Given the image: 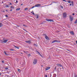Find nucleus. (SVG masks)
<instances>
[{"instance_id": "1", "label": "nucleus", "mask_w": 77, "mask_h": 77, "mask_svg": "<svg viewBox=\"0 0 77 77\" xmlns=\"http://www.w3.org/2000/svg\"><path fill=\"white\" fill-rule=\"evenodd\" d=\"M58 42L59 43V42H60V41H58L57 40H55L52 41L51 42V43L53 44V43H54V42Z\"/></svg>"}, {"instance_id": "2", "label": "nucleus", "mask_w": 77, "mask_h": 77, "mask_svg": "<svg viewBox=\"0 0 77 77\" xmlns=\"http://www.w3.org/2000/svg\"><path fill=\"white\" fill-rule=\"evenodd\" d=\"M37 63V60L36 59H35L33 61V65H36Z\"/></svg>"}, {"instance_id": "3", "label": "nucleus", "mask_w": 77, "mask_h": 77, "mask_svg": "<svg viewBox=\"0 0 77 77\" xmlns=\"http://www.w3.org/2000/svg\"><path fill=\"white\" fill-rule=\"evenodd\" d=\"M69 17L70 18V21H72V20H73V17L72 16V15H70L69 16Z\"/></svg>"}, {"instance_id": "4", "label": "nucleus", "mask_w": 77, "mask_h": 77, "mask_svg": "<svg viewBox=\"0 0 77 77\" xmlns=\"http://www.w3.org/2000/svg\"><path fill=\"white\" fill-rule=\"evenodd\" d=\"M25 42L26 43L29 44H32V42H31V40H29L25 41Z\"/></svg>"}, {"instance_id": "5", "label": "nucleus", "mask_w": 77, "mask_h": 77, "mask_svg": "<svg viewBox=\"0 0 77 77\" xmlns=\"http://www.w3.org/2000/svg\"><path fill=\"white\" fill-rule=\"evenodd\" d=\"M46 21H52V22H54V21L53 20H52L51 19H46Z\"/></svg>"}, {"instance_id": "6", "label": "nucleus", "mask_w": 77, "mask_h": 77, "mask_svg": "<svg viewBox=\"0 0 77 77\" xmlns=\"http://www.w3.org/2000/svg\"><path fill=\"white\" fill-rule=\"evenodd\" d=\"M63 18H66V13H64L63 14Z\"/></svg>"}, {"instance_id": "7", "label": "nucleus", "mask_w": 77, "mask_h": 77, "mask_svg": "<svg viewBox=\"0 0 77 77\" xmlns=\"http://www.w3.org/2000/svg\"><path fill=\"white\" fill-rule=\"evenodd\" d=\"M50 69V67H48L46 68L45 71H48V70Z\"/></svg>"}, {"instance_id": "8", "label": "nucleus", "mask_w": 77, "mask_h": 77, "mask_svg": "<svg viewBox=\"0 0 77 77\" xmlns=\"http://www.w3.org/2000/svg\"><path fill=\"white\" fill-rule=\"evenodd\" d=\"M45 38L46 39H47V40H50V38H48V37L47 36H45Z\"/></svg>"}, {"instance_id": "9", "label": "nucleus", "mask_w": 77, "mask_h": 77, "mask_svg": "<svg viewBox=\"0 0 77 77\" xmlns=\"http://www.w3.org/2000/svg\"><path fill=\"white\" fill-rule=\"evenodd\" d=\"M39 6H41L40 4H36L35 5V7H39Z\"/></svg>"}, {"instance_id": "10", "label": "nucleus", "mask_w": 77, "mask_h": 77, "mask_svg": "<svg viewBox=\"0 0 77 77\" xmlns=\"http://www.w3.org/2000/svg\"><path fill=\"white\" fill-rule=\"evenodd\" d=\"M57 66H58V67H61L62 66V65H61V64H57Z\"/></svg>"}, {"instance_id": "11", "label": "nucleus", "mask_w": 77, "mask_h": 77, "mask_svg": "<svg viewBox=\"0 0 77 77\" xmlns=\"http://www.w3.org/2000/svg\"><path fill=\"white\" fill-rule=\"evenodd\" d=\"M8 42V40H5L3 42L4 43H6Z\"/></svg>"}, {"instance_id": "12", "label": "nucleus", "mask_w": 77, "mask_h": 77, "mask_svg": "<svg viewBox=\"0 0 77 77\" xmlns=\"http://www.w3.org/2000/svg\"><path fill=\"white\" fill-rule=\"evenodd\" d=\"M35 17L37 19L39 18V15H35Z\"/></svg>"}, {"instance_id": "13", "label": "nucleus", "mask_w": 77, "mask_h": 77, "mask_svg": "<svg viewBox=\"0 0 77 77\" xmlns=\"http://www.w3.org/2000/svg\"><path fill=\"white\" fill-rule=\"evenodd\" d=\"M70 33L72 35H74V32H73V31H70Z\"/></svg>"}, {"instance_id": "14", "label": "nucleus", "mask_w": 77, "mask_h": 77, "mask_svg": "<svg viewBox=\"0 0 77 77\" xmlns=\"http://www.w3.org/2000/svg\"><path fill=\"white\" fill-rule=\"evenodd\" d=\"M37 53H38L40 55V56H41V54L40 53H39V52H38V51H36Z\"/></svg>"}, {"instance_id": "15", "label": "nucleus", "mask_w": 77, "mask_h": 77, "mask_svg": "<svg viewBox=\"0 0 77 77\" xmlns=\"http://www.w3.org/2000/svg\"><path fill=\"white\" fill-rule=\"evenodd\" d=\"M20 8H17V9H16V11H19V10H20Z\"/></svg>"}, {"instance_id": "16", "label": "nucleus", "mask_w": 77, "mask_h": 77, "mask_svg": "<svg viewBox=\"0 0 77 77\" xmlns=\"http://www.w3.org/2000/svg\"><path fill=\"white\" fill-rule=\"evenodd\" d=\"M3 24L2 23H0V27H2Z\"/></svg>"}, {"instance_id": "17", "label": "nucleus", "mask_w": 77, "mask_h": 77, "mask_svg": "<svg viewBox=\"0 0 77 77\" xmlns=\"http://www.w3.org/2000/svg\"><path fill=\"white\" fill-rule=\"evenodd\" d=\"M74 77H77V75H76V74L75 73L74 74Z\"/></svg>"}, {"instance_id": "18", "label": "nucleus", "mask_w": 77, "mask_h": 77, "mask_svg": "<svg viewBox=\"0 0 77 77\" xmlns=\"http://www.w3.org/2000/svg\"><path fill=\"white\" fill-rule=\"evenodd\" d=\"M4 53L6 54V55H8V54L6 53V51H4Z\"/></svg>"}, {"instance_id": "19", "label": "nucleus", "mask_w": 77, "mask_h": 77, "mask_svg": "<svg viewBox=\"0 0 77 77\" xmlns=\"http://www.w3.org/2000/svg\"><path fill=\"white\" fill-rule=\"evenodd\" d=\"M5 7L6 8H9V6L8 5H6L5 6Z\"/></svg>"}, {"instance_id": "20", "label": "nucleus", "mask_w": 77, "mask_h": 77, "mask_svg": "<svg viewBox=\"0 0 77 77\" xmlns=\"http://www.w3.org/2000/svg\"><path fill=\"white\" fill-rule=\"evenodd\" d=\"M31 13L33 14V15H35V13H34V12H33V11H32V12H31Z\"/></svg>"}, {"instance_id": "21", "label": "nucleus", "mask_w": 77, "mask_h": 77, "mask_svg": "<svg viewBox=\"0 0 77 77\" xmlns=\"http://www.w3.org/2000/svg\"><path fill=\"white\" fill-rule=\"evenodd\" d=\"M28 10V8H25V9H24V10L25 11H27V10Z\"/></svg>"}, {"instance_id": "22", "label": "nucleus", "mask_w": 77, "mask_h": 77, "mask_svg": "<svg viewBox=\"0 0 77 77\" xmlns=\"http://www.w3.org/2000/svg\"><path fill=\"white\" fill-rule=\"evenodd\" d=\"M14 47L16 48H17L18 49H19V48L18 47H17L16 46H14Z\"/></svg>"}, {"instance_id": "23", "label": "nucleus", "mask_w": 77, "mask_h": 77, "mask_svg": "<svg viewBox=\"0 0 77 77\" xmlns=\"http://www.w3.org/2000/svg\"><path fill=\"white\" fill-rule=\"evenodd\" d=\"M67 2L68 3H71V1H67Z\"/></svg>"}, {"instance_id": "24", "label": "nucleus", "mask_w": 77, "mask_h": 77, "mask_svg": "<svg viewBox=\"0 0 77 77\" xmlns=\"http://www.w3.org/2000/svg\"><path fill=\"white\" fill-rule=\"evenodd\" d=\"M43 36H47V34H43Z\"/></svg>"}, {"instance_id": "25", "label": "nucleus", "mask_w": 77, "mask_h": 77, "mask_svg": "<svg viewBox=\"0 0 77 77\" xmlns=\"http://www.w3.org/2000/svg\"><path fill=\"white\" fill-rule=\"evenodd\" d=\"M11 8H12V9H14V8L12 6H11Z\"/></svg>"}, {"instance_id": "26", "label": "nucleus", "mask_w": 77, "mask_h": 77, "mask_svg": "<svg viewBox=\"0 0 77 77\" xmlns=\"http://www.w3.org/2000/svg\"><path fill=\"white\" fill-rule=\"evenodd\" d=\"M10 50H11V51H14V50L13 49H10Z\"/></svg>"}, {"instance_id": "27", "label": "nucleus", "mask_w": 77, "mask_h": 77, "mask_svg": "<svg viewBox=\"0 0 77 77\" xmlns=\"http://www.w3.org/2000/svg\"><path fill=\"white\" fill-rule=\"evenodd\" d=\"M54 77H56V74H54Z\"/></svg>"}, {"instance_id": "28", "label": "nucleus", "mask_w": 77, "mask_h": 77, "mask_svg": "<svg viewBox=\"0 0 77 77\" xmlns=\"http://www.w3.org/2000/svg\"><path fill=\"white\" fill-rule=\"evenodd\" d=\"M71 3H72V5H74V3L72 1L71 2Z\"/></svg>"}, {"instance_id": "29", "label": "nucleus", "mask_w": 77, "mask_h": 77, "mask_svg": "<svg viewBox=\"0 0 77 77\" xmlns=\"http://www.w3.org/2000/svg\"><path fill=\"white\" fill-rule=\"evenodd\" d=\"M34 46H37V45H36V44H34Z\"/></svg>"}, {"instance_id": "30", "label": "nucleus", "mask_w": 77, "mask_h": 77, "mask_svg": "<svg viewBox=\"0 0 77 77\" xmlns=\"http://www.w3.org/2000/svg\"><path fill=\"white\" fill-rule=\"evenodd\" d=\"M5 69H6V70H7V69H8V68L6 67L5 68Z\"/></svg>"}, {"instance_id": "31", "label": "nucleus", "mask_w": 77, "mask_h": 77, "mask_svg": "<svg viewBox=\"0 0 77 77\" xmlns=\"http://www.w3.org/2000/svg\"><path fill=\"white\" fill-rule=\"evenodd\" d=\"M28 56H31V55H30V54H28Z\"/></svg>"}, {"instance_id": "32", "label": "nucleus", "mask_w": 77, "mask_h": 77, "mask_svg": "<svg viewBox=\"0 0 77 77\" xmlns=\"http://www.w3.org/2000/svg\"><path fill=\"white\" fill-rule=\"evenodd\" d=\"M17 71H18L19 72H20V69H18L17 70Z\"/></svg>"}, {"instance_id": "33", "label": "nucleus", "mask_w": 77, "mask_h": 77, "mask_svg": "<svg viewBox=\"0 0 77 77\" xmlns=\"http://www.w3.org/2000/svg\"><path fill=\"white\" fill-rule=\"evenodd\" d=\"M35 6H33L32 7V8H31V9H33V8H35Z\"/></svg>"}, {"instance_id": "34", "label": "nucleus", "mask_w": 77, "mask_h": 77, "mask_svg": "<svg viewBox=\"0 0 77 77\" xmlns=\"http://www.w3.org/2000/svg\"><path fill=\"white\" fill-rule=\"evenodd\" d=\"M72 15H73V16L75 15V14L74 13H73L72 14Z\"/></svg>"}, {"instance_id": "35", "label": "nucleus", "mask_w": 77, "mask_h": 77, "mask_svg": "<svg viewBox=\"0 0 77 77\" xmlns=\"http://www.w3.org/2000/svg\"><path fill=\"white\" fill-rule=\"evenodd\" d=\"M16 3H18V1H16Z\"/></svg>"}, {"instance_id": "36", "label": "nucleus", "mask_w": 77, "mask_h": 77, "mask_svg": "<svg viewBox=\"0 0 77 77\" xmlns=\"http://www.w3.org/2000/svg\"><path fill=\"white\" fill-rule=\"evenodd\" d=\"M5 17H8V15H5Z\"/></svg>"}, {"instance_id": "37", "label": "nucleus", "mask_w": 77, "mask_h": 77, "mask_svg": "<svg viewBox=\"0 0 77 77\" xmlns=\"http://www.w3.org/2000/svg\"><path fill=\"white\" fill-rule=\"evenodd\" d=\"M63 2H66V0H63Z\"/></svg>"}, {"instance_id": "38", "label": "nucleus", "mask_w": 77, "mask_h": 77, "mask_svg": "<svg viewBox=\"0 0 77 77\" xmlns=\"http://www.w3.org/2000/svg\"><path fill=\"white\" fill-rule=\"evenodd\" d=\"M23 26H25V27H26V25H23Z\"/></svg>"}, {"instance_id": "39", "label": "nucleus", "mask_w": 77, "mask_h": 77, "mask_svg": "<svg viewBox=\"0 0 77 77\" xmlns=\"http://www.w3.org/2000/svg\"><path fill=\"white\" fill-rule=\"evenodd\" d=\"M2 63H4V61H2Z\"/></svg>"}, {"instance_id": "40", "label": "nucleus", "mask_w": 77, "mask_h": 77, "mask_svg": "<svg viewBox=\"0 0 77 77\" xmlns=\"http://www.w3.org/2000/svg\"><path fill=\"white\" fill-rule=\"evenodd\" d=\"M61 8H63V6H61Z\"/></svg>"}, {"instance_id": "41", "label": "nucleus", "mask_w": 77, "mask_h": 77, "mask_svg": "<svg viewBox=\"0 0 77 77\" xmlns=\"http://www.w3.org/2000/svg\"><path fill=\"white\" fill-rule=\"evenodd\" d=\"M25 31V32H27V31L25 29H23Z\"/></svg>"}, {"instance_id": "42", "label": "nucleus", "mask_w": 77, "mask_h": 77, "mask_svg": "<svg viewBox=\"0 0 77 77\" xmlns=\"http://www.w3.org/2000/svg\"><path fill=\"white\" fill-rule=\"evenodd\" d=\"M45 77H47V75H45Z\"/></svg>"}, {"instance_id": "43", "label": "nucleus", "mask_w": 77, "mask_h": 77, "mask_svg": "<svg viewBox=\"0 0 77 77\" xmlns=\"http://www.w3.org/2000/svg\"><path fill=\"white\" fill-rule=\"evenodd\" d=\"M76 44H77V41H76Z\"/></svg>"}, {"instance_id": "44", "label": "nucleus", "mask_w": 77, "mask_h": 77, "mask_svg": "<svg viewBox=\"0 0 77 77\" xmlns=\"http://www.w3.org/2000/svg\"><path fill=\"white\" fill-rule=\"evenodd\" d=\"M2 75V73L0 72V75Z\"/></svg>"}, {"instance_id": "45", "label": "nucleus", "mask_w": 77, "mask_h": 77, "mask_svg": "<svg viewBox=\"0 0 77 77\" xmlns=\"http://www.w3.org/2000/svg\"><path fill=\"white\" fill-rule=\"evenodd\" d=\"M72 4H70V6H71V5H72Z\"/></svg>"}, {"instance_id": "46", "label": "nucleus", "mask_w": 77, "mask_h": 77, "mask_svg": "<svg viewBox=\"0 0 77 77\" xmlns=\"http://www.w3.org/2000/svg\"><path fill=\"white\" fill-rule=\"evenodd\" d=\"M12 11V9L10 10V11Z\"/></svg>"}, {"instance_id": "47", "label": "nucleus", "mask_w": 77, "mask_h": 77, "mask_svg": "<svg viewBox=\"0 0 77 77\" xmlns=\"http://www.w3.org/2000/svg\"><path fill=\"white\" fill-rule=\"evenodd\" d=\"M10 5H12V3H10Z\"/></svg>"}, {"instance_id": "48", "label": "nucleus", "mask_w": 77, "mask_h": 77, "mask_svg": "<svg viewBox=\"0 0 77 77\" xmlns=\"http://www.w3.org/2000/svg\"><path fill=\"white\" fill-rule=\"evenodd\" d=\"M23 4H21V6H22V5H23Z\"/></svg>"}, {"instance_id": "49", "label": "nucleus", "mask_w": 77, "mask_h": 77, "mask_svg": "<svg viewBox=\"0 0 77 77\" xmlns=\"http://www.w3.org/2000/svg\"><path fill=\"white\" fill-rule=\"evenodd\" d=\"M67 51H69V50H67Z\"/></svg>"}, {"instance_id": "50", "label": "nucleus", "mask_w": 77, "mask_h": 77, "mask_svg": "<svg viewBox=\"0 0 77 77\" xmlns=\"http://www.w3.org/2000/svg\"><path fill=\"white\" fill-rule=\"evenodd\" d=\"M41 56V57H42V55H40Z\"/></svg>"}, {"instance_id": "51", "label": "nucleus", "mask_w": 77, "mask_h": 77, "mask_svg": "<svg viewBox=\"0 0 77 77\" xmlns=\"http://www.w3.org/2000/svg\"><path fill=\"white\" fill-rule=\"evenodd\" d=\"M56 67H55V69H56Z\"/></svg>"}, {"instance_id": "52", "label": "nucleus", "mask_w": 77, "mask_h": 77, "mask_svg": "<svg viewBox=\"0 0 77 77\" xmlns=\"http://www.w3.org/2000/svg\"><path fill=\"white\" fill-rule=\"evenodd\" d=\"M8 76L9 75H7V76Z\"/></svg>"}, {"instance_id": "53", "label": "nucleus", "mask_w": 77, "mask_h": 77, "mask_svg": "<svg viewBox=\"0 0 77 77\" xmlns=\"http://www.w3.org/2000/svg\"><path fill=\"white\" fill-rule=\"evenodd\" d=\"M8 11V10H6V11Z\"/></svg>"}, {"instance_id": "54", "label": "nucleus", "mask_w": 77, "mask_h": 77, "mask_svg": "<svg viewBox=\"0 0 77 77\" xmlns=\"http://www.w3.org/2000/svg\"><path fill=\"white\" fill-rule=\"evenodd\" d=\"M2 3H3V2H2Z\"/></svg>"}, {"instance_id": "55", "label": "nucleus", "mask_w": 77, "mask_h": 77, "mask_svg": "<svg viewBox=\"0 0 77 77\" xmlns=\"http://www.w3.org/2000/svg\"><path fill=\"white\" fill-rule=\"evenodd\" d=\"M50 77H51V76H50Z\"/></svg>"}, {"instance_id": "56", "label": "nucleus", "mask_w": 77, "mask_h": 77, "mask_svg": "<svg viewBox=\"0 0 77 77\" xmlns=\"http://www.w3.org/2000/svg\"><path fill=\"white\" fill-rule=\"evenodd\" d=\"M7 77H9V76H7Z\"/></svg>"}]
</instances>
